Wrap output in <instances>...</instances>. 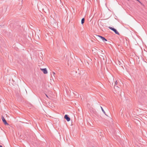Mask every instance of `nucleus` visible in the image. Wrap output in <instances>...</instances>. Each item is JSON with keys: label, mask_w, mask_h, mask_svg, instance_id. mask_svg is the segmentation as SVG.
<instances>
[{"label": "nucleus", "mask_w": 147, "mask_h": 147, "mask_svg": "<svg viewBox=\"0 0 147 147\" xmlns=\"http://www.w3.org/2000/svg\"><path fill=\"white\" fill-rule=\"evenodd\" d=\"M97 36L98 37V38L101 39L104 42H105L107 41V40L106 39H105L104 37L102 36L99 35H97Z\"/></svg>", "instance_id": "2"}, {"label": "nucleus", "mask_w": 147, "mask_h": 147, "mask_svg": "<svg viewBox=\"0 0 147 147\" xmlns=\"http://www.w3.org/2000/svg\"><path fill=\"white\" fill-rule=\"evenodd\" d=\"M2 119L3 122L5 125H8V124L7 123L5 119L3 117H2Z\"/></svg>", "instance_id": "5"}, {"label": "nucleus", "mask_w": 147, "mask_h": 147, "mask_svg": "<svg viewBox=\"0 0 147 147\" xmlns=\"http://www.w3.org/2000/svg\"><path fill=\"white\" fill-rule=\"evenodd\" d=\"M53 74L54 75V76H55V73L54 72H53Z\"/></svg>", "instance_id": "9"}, {"label": "nucleus", "mask_w": 147, "mask_h": 147, "mask_svg": "<svg viewBox=\"0 0 147 147\" xmlns=\"http://www.w3.org/2000/svg\"><path fill=\"white\" fill-rule=\"evenodd\" d=\"M84 18H82L81 20V23L82 24H84Z\"/></svg>", "instance_id": "6"}, {"label": "nucleus", "mask_w": 147, "mask_h": 147, "mask_svg": "<svg viewBox=\"0 0 147 147\" xmlns=\"http://www.w3.org/2000/svg\"><path fill=\"white\" fill-rule=\"evenodd\" d=\"M115 83L116 85H117L118 83L117 81H115Z\"/></svg>", "instance_id": "7"}, {"label": "nucleus", "mask_w": 147, "mask_h": 147, "mask_svg": "<svg viewBox=\"0 0 147 147\" xmlns=\"http://www.w3.org/2000/svg\"><path fill=\"white\" fill-rule=\"evenodd\" d=\"M64 118L67 120V121H69L70 120V118L68 117V115H65L64 117Z\"/></svg>", "instance_id": "4"}, {"label": "nucleus", "mask_w": 147, "mask_h": 147, "mask_svg": "<svg viewBox=\"0 0 147 147\" xmlns=\"http://www.w3.org/2000/svg\"><path fill=\"white\" fill-rule=\"evenodd\" d=\"M109 29H111V30H112L116 34H118V35H119V32L117 30L114 28L112 27H109Z\"/></svg>", "instance_id": "1"}, {"label": "nucleus", "mask_w": 147, "mask_h": 147, "mask_svg": "<svg viewBox=\"0 0 147 147\" xmlns=\"http://www.w3.org/2000/svg\"><path fill=\"white\" fill-rule=\"evenodd\" d=\"M128 1H129V0H128Z\"/></svg>", "instance_id": "13"}, {"label": "nucleus", "mask_w": 147, "mask_h": 147, "mask_svg": "<svg viewBox=\"0 0 147 147\" xmlns=\"http://www.w3.org/2000/svg\"><path fill=\"white\" fill-rule=\"evenodd\" d=\"M137 0V1H138V0Z\"/></svg>", "instance_id": "12"}, {"label": "nucleus", "mask_w": 147, "mask_h": 147, "mask_svg": "<svg viewBox=\"0 0 147 147\" xmlns=\"http://www.w3.org/2000/svg\"><path fill=\"white\" fill-rule=\"evenodd\" d=\"M40 70L42 71L45 74H47L48 73V71L46 68H40Z\"/></svg>", "instance_id": "3"}, {"label": "nucleus", "mask_w": 147, "mask_h": 147, "mask_svg": "<svg viewBox=\"0 0 147 147\" xmlns=\"http://www.w3.org/2000/svg\"><path fill=\"white\" fill-rule=\"evenodd\" d=\"M46 96H47V97H48V96H47V95H46Z\"/></svg>", "instance_id": "11"}, {"label": "nucleus", "mask_w": 147, "mask_h": 147, "mask_svg": "<svg viewBox=\"0 0 147 147\" xmlns=\"http://www.w3.org/2000/svg\"><path fill=\"white\" fill-rule=\"evenodd\" d=\"M0 147H3L2 146L0 145Z\"/></svg>", "instance_id": "10"}, {"label": "nucleus", "mask_w": 147, "mask_h": 147, "mask_svg": "<svg viewBox=\"0 0 147 147\" xmlns=\"http://www.w3.org/2000/svg\"><path fill=\"white\" fill-rule=\"evenodd\" d=\"M101 107V108L102 109V111L104 113H105V112L104 111V110L103 109V108H102V107Z\"/></svg>", "instance_id": "8"}]
</instances>
